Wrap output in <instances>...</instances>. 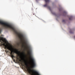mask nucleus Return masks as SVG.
<instances>
[{
	"instance_id": "obj_1",
	"label": "nucleus",
	"mask_w": 75,
	"mask_h": 75,
	"mask_svg": "<svg viewBox=\"0 0 75 75\" xmlns=\"http://www.w3.org/2000/svg\"><path fill=\"white\" fill-rule=\"evenodd\" d=\"M28 54L30 56V59L31 60L30 62V64L32 66V68H33L36 67V63L34 59L31 56V50L29 49L28 51Z\"/></svg>"
},
{
	"instance_id": "obj_2",
	"label": "nucleus",
	"mask_w": 75,
	"mask_h": 75,
	"mask_svg": "<svg viewBox=\"0 0 75 75\" xmlns=\"http://www.w3.org/2000/svg\"><path fill=\"white\" fill-rule=\"evenodd\" d=\"M16 59L17 61H19V62H21V63L22 65H23V60H24V62H25V59H24V57L22 58L21 59H20L18 58V56H16Z\"/></svg>"
},
{
	"instance_id": "obj_3",
	"label": "nucleus",
	"mask_w": 75,
	"mask_h": 75,
	"mask_svg": "<svg viewBox=\"0 0 75 75\" xmlns=\"http://www.w3.org/2000/svg\"><path fill=\"white\" fill-rule=\"evenodd\" d=\"M0 24L3 25L5 29H6V23L0 21Z\"/></svg>"
},
{
	"instance_id": "obj_4",
	"label": "nucleus",
	"mask_w": 75,
	"mask_h": 75,
	"mask_svg": "<svg viewBox=\"0 0 75 75\" xmlns=\"http://www.w3.org/2000/svg\"><path fill=\"white\" fill-rule=\"evenodd\" d=\"M45 1L46 2V4L44 5L43 6L44 7H48V8L50 10H51V8L50 7H48L47 4V3H49L50 2V0H45Z\"/></svg>"
},
{
	"instance_id": "obj_5",
	"label": "nucleus",
	"mask_w": 75,
	"mask_h": 75,
	"mask_svg": "<svg viewBox=\"0 0 75 75\" xmlns=\"http://www.w3.org/2000/svg\"><path fill=\"white\" fill-rule=\"evenodd\" d=\"M7 49L11 51V54H13V48H12L11 47H9Z\"/></svg>"
},
{
	"instance_id": "obj_6",
	"label": "nucleus",
	"mask_w": 75,
	"mask_h": 75,
	"mask_svg": "<svg viewBox=\"0 0 75 75\" xmlns=\"http://www.w3.org/2000/svg\"><path fill=\"white\" fill-rule=\"evenodd\" d=\"M14 51H15L14 52L16 54H19V52H20V53H21V52H19L18 50L16 49H15Z\"/></svg>"
},
{
	"instance_id": "obj_7",
	"label": "nucleus",
	"mask_w": 75,
	"mask_h": 75,
	"mask_svg": "<svg viewBox=\"0 0 75 75\" xmlns=\"http://www.w3.org/2000/svg\"><path fill=\"white\" fill-rule=\"evenodd\" d=\"M3 45L5 46V49H7L9 47L8 46V45H6V44H5V43H3Z\"/></svg>"
},
{
	"instance_id": "obj_8",
	"label": "nucleus",
	"mask_w": 75,
	"mask_h": 75,
	"mask_svg": "<svg viewBox=\"0 0 75 75\" xmlns=\"http://www.w3.org/2000/svg\"><path fill=\"white\" fill-rule=\"evenodd\" d=\"M21 54L23 56V57H24V52H22L21 53Z\"/></svg>"
},
{
	"instance_id": "obj_9",
	"label": "nucleus",
	"mask_w": 75,
	"mask_h": 75,
	"mask_svg": "<svg viewBox=\"0 0 75 75\" xmlns=\"http://www.w3.org/2000/svg\"><path fill=\"white\" fill-rule=\"evenodd\" d=\"M28 72L29 73V74H31V69H29L28 70Z\"/></svg>"
},
{
	"instance_id": "obj_10",
	"label": "nucleus",
	"mask_w": 75,
	"mask_h": 75,
	"mask_svg": "<svg viewBox=\"0 0 75 75\" xmlns=\"http://www.w3.org/2000/svg\"><path fill=\"white\" fill-rule=\"evenodd\" d=\"M5 52H6V53H7V52H9L10 53V52L8 51V50H5Z\"/></svg>"
},
{
	"instance_id": "obj_11",
	"label": "nucleus",
	"mask_w": 75,
	"mask_h": 75,
	"mask_svg": "<svg viewBox=\"0 0 75 75\" xmlns=\"http://www.w3.org/2000/svg\"><path fill=\"white\" fill-rule=\"evenodd\" d=\"M69 20H72V17H71L69 18Z\"/></svg>"
},
{
	"instance_id": "obj_12",
	"label": "nucleus",
	"mask_w": 75,
	"mask_h": 75,
	"mask_svg": "<svg viewBox=\"0 0 75 75\" xmlns=\"http://www.w3.org/2000/svg\"><path fill=\"white\" fill-rule=\"evenodd\" d=\"M12 58H16V57H15L13 55H12Z\"/></svg>"
},
{
	"instance_id": "obj_13",
	"label": "nucleus",
	"mask_w": 75,
	"mask_h": 75,
	"mask_svg": "<svg viewBox=\"0 0 75 75\" xmlns=\"http://www.w3.org/2000/svg\"><path fill=\"white\" fill-rule=\"evenodd\" d=\"M70 33H71V34H73V33H73V32H72V31H70Z\"/></svg>"
},
{
	"instance_id": "obj_14",
	"label": "nucleus",
	"mask_w": 75,
	"mask_h": 75,
	"mask_svg": "<svg viewBox=\"0 0 75 75\" xmlns=\"http://www.w3.org/2000/svg\"><path fill=\"white\" fill-rule=\"evenodd\" d=\"M25 65H26V66H27V63H25Z\"/></svg>"
},
{
	"instance_id": "obj_15",
	"label": "nucleus",
	"mask_w": 75,
	"mask_h": 75,
	"mask_svg": "<svg viewBox=\"0 0 75 75\" xmlns=\"http://www.w3.org/2000/svg\"><path fill=\"white\" fill-rule=\"evenodd\" d=\"M65 20H63V21H62V22H65Z\"/></svg>"
},
{
	"instance_id": "obj_16",
	"label": "nucleus",
	"mask_w": 75,
	"mask_h": 75,
	"mask_svg": "<svg viewBox=\"0 0 75 75\" xmlns=\"http://www.w3.org/2000/svg\"><path fill=\"white\" fill-rule=\"evenodd\" d=\"M2 38V40H3V38Z\"/></svg>"
},
{
	"instance_id": "obj_17",
	"label": "nucleus",
	"mask_w": 75,
	"mask_h": 75,
	"mask_svg": "<svg viewBox=\"0 0 75 75\" xmlns=\"http://www.w3.org/2000/svg\"><path fill=\"white\" fill-rule=\"evenodd\" d=\"M4 40H5V41L6 40V39H4Z\"/></svg>"
},
{
	"instance_id": "obj_18",
	"label": "nucleus",
	"mask_w": 75,
	"mask_h": 75,
	"mask_svg": "<svg viewBox=\"0 0 75 75\" xmlns=\"http://www.w3.org/2000/svg\"><path fill=\"white\" fill-rule=\"evenodd\" d=\"M13 61H15V59H14Z\"/></svg>"
},
{
	"instance_id": "obj_19",
	"label": "nucleus",
	"mask_w": 75,
	"mask_h": 75,
	"mask_svg": "<svg viewBox=\"0 0 75 75\" xmlns=\"http://www.w3.org/2000/svg\"><path fill=\"white\" fill-rule=\"evenodd\" d=\"M65 14H66L67 13L66 12H65Z\"/></svg>"
},
{
	"instance_id": "obj_20",
	"label": "nucleus",
	"mask_w": 75,
	"mask_h": 75,
	"mask_svg": "<svg viewBox=\"0 0 75 75\" xmlns=\"http://www.w3.org/2000/svg\"><path fill=\"white\" fill-rule=\"evenodd\" d=\"M27 48H29V47H27Z\"/></svg>"
},
{
	"instance_id": "obj_21",
	"label": "nucleus",
	"mask_w": 75,
	"mask_h": 75,
	"mask_svg": "<svg viewBox=\"0 0 75 75\" xmlns=\"http://www.w3.org/2000/svg\"><path fill=\"white\" fill-rule=\"evenodd\" d=\"M33 15H34L35 14H34V13H33Z\"/></svg>"
},
{
	"instance_id": "obj_22",
	"label": "nucleus",
	"mask_w": 75,
	"mask_h": 75,
	"mask_svg": "<svg viewBox=\"0 0 75 75\" xmlns=\"http://www.w3.org/2000/svg\"><path fill=\"white\" fill-rule=\"evenodd\" d=\"M0 41H1V40H0Z\"/></svg>"
}]
</instances>
